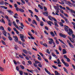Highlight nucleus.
I'll list each match as a JSON object with an SVG mask.
<instances>
[{
    "mask_svg": "<svg viewBox=\"0 0 75 75\" xmlns=\"http://www.w3.org/2000/svg\"><path fill=\"white\" fill-rule=\"evenodd\" d=\"M48 18L50 19V20H51V21H52V19L51 18H52L53 20L54 21H55V22H57V19H55L54 18V17H52L51 16H48Z\"/></svg>",
    "mask_w": 75,
    "mask_h": 75,
    "instance_id": "obj_1",
    "label": "nucleus"
},
{
    "mask_svg": "<svg viewBox=\"0 0 75 75\" xmlns=\"http://www.w3.org/2000/svg\"><path fill=\"white\" fill-rule=\"evenodd\" d=\"M69 32H67L68 34H69V35H71V34H73V31H72V30L70 28L69 29Z\"/></svg>",
    "mask_w": 75,
    "mask_h": 75,
    "instance_id": "obj_2",
    "label": "nucleus"
},
{
    "mask_svg": "<svg viewBox=\"0 0 75 75\" xmlns=\"http://www.w3.org/2000/svg\"><path fill=\"white\" fill-rule=\"evenodd\" d=\"M13 37L14 38H15L14 39L15 41V42H18V38L17 37V36H13Z\"/></svg>",
    "mask_w": 75,
    "mask_h": 75,
    "instance_id": "obj_3",
    "label": "nucleus"
},
{
    "mask_svg": "<svg viewBox=\"0 0 75 75\" xmlns=\"http://www.w3.org/2000/svg\"><path fill=\"white\" fill-rule=\"evenodd\" d=\"M64 30L66 32H68V28H69V27L68 26L66 25H64Z\"/></svg>",
    "mask_w": 75,
    "mask_h": 75,
    "instance_id": "obj_4",
    "label": "nucleus"
},
{
    "mask_svg": "<svg viewBox=\"0 0 75 75\" xmlns=\"http://www.w3.org/2000/svg\"><path fill=\"white\" fill-rule=\"evenodd\" d=\"M68 38L69 40H70V41L72 42V43H75V41L74 40L73 38H71L69 36H68Z\"/></svg>",
    "mask_w": 75,
    "mask_h": 75,
    "instance_id": "obj_5",
    "label": "nucleus"
},
{
    "mask_svg": "<svg viewBox=\"0 0 75 75\" xmlns=\"http://www.w3.org/2000/svg\"><path fill=\"white\" fill-rule=\"evenodd\" d=\"M43 14L45 16V15L46 16H48V11H46V12H44L43 13Z\"/></svg>",
    "mask_w": 75,
    "mask_h": 75,
    "instance_id": "obj_6",
    "label": "nucleus"
},
{
    "mask_svg": "<svg viewBox=\"0 0 75 75\" xmlns=\"http://www.w3.org/2000/svg\"><path fill=\"white\" fill-rule=\"evenodd\" d=\"M13 62L15 64V65H17V64H20V63L19 62H16V60H13Z\"/></svg>",
    "mask_w": 75,
    "mask_h": 75,
    "instance_id": "obj_7",
    "label": "nucleus"
},
{
    "mask_svg": "<svg viewBox=\"0 0 75 75\" xmlns=\"http://www.w3.org/2000/svg\"><path fill=\"white\" fill-rule=\"evenodd\" d=\"M45 72H46L48 74H50V75L51 74V73H50V71H48V70H47V68H45Z\"/></svg>",
    "mask_w": 75,
    "mask_h": 75,
    "instance_id": "obj_8",
    "label": "nucleus"
},
{
    "mask_svg": "<svg viewBox=\"0 0 75 75\" xmlns=\"http://www.w3.org/2000/svg\"><path fill=\"white\" fill-rule=\"evenodd\" d=\"M7 11L9 13H10L11 14H13V11H11V10H7Z\"/></svg>",
    "mask_w": 75,
    "mask_h": 75,
    "instance_id": "obj_9",
    "label": "nucleus"
},
{
    "mask_svg": "<svg viewBox=\"0 0 75 75\" xmlns=\"http://www.w3.org/2000/svg\"><path fill=\"white\" fill-rule=\"evenodd\" d=\"M35 17H36V20L38 21H40V19L38 18V16H37V15H35Z\"/></svg>",
    "mask_w": 75,
    "mask_h": 75,
    "instance_id": "obj_10",
    "label": "nucleus"
},
{
    "mask_svg": "<svg viewBox=\"0 0 75 75\" xmlns=\"http://www.w3.org/2000/svg\"><path fill=\"white\" fill-rule=\"evenodd\" d=\"M47 23L48 24H49V25H50V26H51L52 25H51V24H53V23H52V22L50 21H47Z\"/></svg>",
    "mask_w": 75,
    "mask_h": 75,
    "instance_id": "obj_11",
    "label": "nucleus"
},
{
    "mask_svg": "<svg viewBox=\"0 0 75 75\" xmlns=\"http://www.w3.org/2000/svg\"><path fill=\"white\" fill-rule=\"evenodd\" d=\"M2 33L5 36H6V34H7V32L6 31V30H4L3 31H2Z\"/></svg>",
    "mask_w": 75,
    "mask_h": 75,
    "instance_id": "obj_12",
    "label": "nucleus"
},
{
    "mask_svg": "<svg viewBox=\"0 0 75 75\" xmlns=\"http://www.w3.org/2000/svg\"><path fill=\"white\" fill-rule=\"evenodd\" d=\"M67 52L66 51V50L65 49H63V54H65L67 53Z\"/></svg>",
    "mask_w": 75,
    "mask_h": 75,
    "instance_id": "obj_13",
    "label": "nucleus"
},
{
    "mask_svg": "<svg viewBox=\"0 0 75 75\" xmlns=\"http://www.w3.org/2000/svg\"><path fill=\"white\" fill-rule=\"evenodd\" d=\"M14 16H13V17L14 18H18V17H17V16H18V14H17V13H16L14 14Z\"/></svg>",
    "mask_w": 75,
    "mask_h": 75,
    "instance_id": "obj_14",
    "label": "nucleus"
},
{
    "mask_svg": "<svg viewBox=\"0 0 75 75\" xmlns=\"http://www.w3.org/2000/svg\"><path fill=\"white\" fill-rule=\"evenodd\" d=\"M0 22H1V23H3L4 24H5V21H4V19L3 18L1 19V20H0Z\"/></svg>",
    "mask_w": 75,
    "mask_h": 75,
    "instance_id": "obj_15",
    "label": "nucleus"
},
{
    "mask_svg": "<svg viewBox=\"0 0 75 75\" xmlns=\"http://www.w3.org/2000/svg\"><path fill=\"white\" fill-rule=\"evenodd\" d=\"M19 35H20V38L21 39H22L23 38H24V35H23V34H20Z\"/></svg>",
    "mask_w": 75,
    "mask_h": 75,
    "instance_id": "obj_16",
    "label": "nucleus"
},
{
    "mask_svg": "<svg viewBox=\"0 0 75 75\" xmlns=\"http://www.w3.org/2000/svg\"><path fill=\"white\" fill-rule=\"evenodd\" d=\"M55 73V75H60V73H59L58 71H54Z\"/></svg>",
    "mask_w": 75,
    "mask_h": 75,
    "instance_id": "obj_17",
    "label": "nucleus"
},
{
    "mask_svg": "<svg viewBox=\"0 0 75 75\" xmlns=\"http://www.w3.org/2000/svg\"><path fill=\"white\" fill-rule=\"evenodd\" d=\"M19 11L22 13H24V10H23V9L19 8Z\"/></svg>",
    "mask_w": 75,
    "mask_h": 75,
    "instance_id": "obj_18",
    "label": "nucleus"
},
{
    "mask_svg": "<svg viewBox=\"0 0 75 75\" xmlns=\"http://www.w3.org/2000/svg\"><path fill=\"white\" fill-rule=\"evenodd\" d=\"M38 7H40V8L41 9V10H43V6H41V5L39 4L38 5Z\"/></svg>",
    "mask_w": 75,
    "mask_h": 75,
    "instance_id": "obj_19",
    "label": "nucleus"
},
{
    "mask_svg": "<svg viewBox=\"0 0 75 75\" xmlns=\"http://www.w3.org/2000/svg\"><path fill=\"white\" fill-rule=\"evenodd\" d=\"M50 34L52 35V37H54V36H55V34L53 32H50Z\"/></svg>",
    "mask_w": 75,
    "mask_h": 75,
    "instance_id": "obj_20",
    "label": "nucleus"
},
{
    "mask_svg": "<svg viewBox=\"0 0 75 75\" xmlns=\"http://www.w3.org/2000/svg\"><path fill=\"white\" fill-rule=\"evenodd\" d=\"M0 71L1 72H3L4 71V69H3V68L1 66H0Z\"/></svg>",
    "mask_w": 75,
    "mask_h": 75,
    "instance_id": "obj_21",
    "label": "nucleus"
},
{
    "mask_svg": "<svg viewBox=\"0 0 75 75\" xmlns=\"http://www.w3.org/2000/svg\"><path fill=\"white\" fill-rule=\"evenodd\" d=\"M64 65H65V66H66V67H69V64L65 62L64 63Z\"/></svg>",
    "mask_w": 75,
    "mask_h": 75,
    "instance_id": "obj_22",
    "label": "nucleus"
},
{
    "mask_svg": "<svg viewBox=\"0 0 75 75\" xmlns=\"http://www.w3.org/2000/svg\"><path fill=\"white\" fill-rule=\"evenodd\" d=\"M23 51L25 54H28L27 51L26 50L24 49L23 50Z\"/></svg>",
    "mask_w": 75,
    "mask_h": 75,
    "instance_id": "obj_23",
    "label": "nucleus"
},
{
    "mask_svg": "<svg viewBox=\"0 0 75 75\" xmlns=\"http://www.w3.org/2000/svg\"><path fill=\"white\" fill-rule=\"evenodd\" d=\"M63 69L64 71L65 72H66L67 73V74H68V70H67V69H66L65 68V67H63Z\"/></svg>",
    "mask_w": 75,
    "mask_h": 75,
    "instance_id": "obj_24",
    "label": "nucleus"
},
{
    "mask_svg": "<svg viewBox=\"0 0 75 75\" xmlns=\"http://www.w3.org/2000/svg\"><path fill=\"white\" fill-rule=\"evenodd\" d=\"M58 40H59V41H60V42H61L63 44H64V45H65V44L64 43V42L62 40H60V39H59Z\"/></svg>",
    "mask_w": 75,
    "mask_h": 75,
    "instance_id": "obj_25",
    "label": "nucleus"
},
{
    "mask_svg": "<svg viewBox=\"0 0 75 75\" xmlns=\"http://www.w3.org/2000/svg\"><path fill=\"white\" fill-rule=\"evenodd\" d=\"M43 25H44V22L42 21L40 22V26H41V27H42V26H43Z\"/></svg>",
    "mask_w": 75,
    "mask_h": 75,
    "instance_id": "obj_26",
    "label": "nucleus"
},
{
    "mask_svg": "<svg viewBox=\"0 0 75 75\" xmlns=\"http://www.w3.org/2000/svg\"><path fill=\"white\" fill-rule=\"evenodd\" d=\"M20 67L22 69H24L25 68L24 66L22 65H20Z\"/></svg>",
    "mask_w": 75,
    "mask_h": 75,
    "instance_id": "obj_27",
    "label": "nucleus"
},
{
    "mask_svg": "<svg viewBox=\"0 0 75 75\" xmlns=\"http://www.w3.org/2000/svg\"><path fill=\"white\" fill-rule=\"evenodd\" d=\"M18 48V47L17 45H15V47L14 48H15V50H17V48Z\"/></svg>",
    "mask_w": 75,
    "mask_h": 75,
    "instance_id": "obj_28",
    "label": "nucleus"
},
{
    "mask_svg": "<svg viewBox=\"0 0 75 75\" xmlns=\"http://www.w3.org/2000/svg\"><path fill=\"white\" fill-rule=\"evenodd\" d=\"M0 28H1V30H3V31H4L5 30H4V27H3L2 26H1L0 27Z\"/></svg>",
    "mask_w": 75,
    "mask_h": 75,
    "instance_id": "obj_29",
    "label": "nucleus"
},
{
    "mask_svg": "<svg viewBox=\"0 0 75 75\" xmlns=\"http://www.w3.org/2000/svg\"><path fill=\"white\" fill-rule=\"evenodd\" d=\"M1 5H4V1H1V2L0 4Z\"/></svg>",
    "mask_w": 75,
    "mask_h": 75,
    "instance_id": "obj_30",
    "label": "nucleus"
},
{
    "mask_svg": "<svg viewBox=\"0 0 75 75\" xmlns=\"http://www.w3.org/2000/svg\"><path fill=\"white\" fill-rule=\"evenodd\" d=\"M69 46H70V47H71V48H74V46H73V45H72L71 43H69Z\"/></svg>",
    "mask_w": 75,
    "mask_h": 75,
    "instance_id": "obj_31",
    "label": "nucleus"
},
{
    "mask_svg": "<svg viewBox=\"0 0 75 75\" xmlns=\"http://www.w3.org/2000/svg\"><path fill=\"white\" fill-rule=\"evenodd\" d=\"M59 24L62 27H64V25H63V23L60 22Z\"/></svg>",
    "mask_w": 75,
    "mask_h": 75,
    "instance_id": "obj_32",
    "label": "nucleus"
},
{
    "mask_svg": "<svg viewBox=\"0 0 75 75\" xmlns=\"http://www.w3.org/2000/svg\"><path fill=\"white\" fill-rule=\"evenodd\" d=\"M19 74L21 75H23V71H19Z\"/></svg>",
    "mask_w": 75,
    "mask_h": 75,
    "instance_id": "obj_33",
    "label": "nucleus"
},
{
    "mask_svg": "<svg viewBox=\"0 0 75 75\" xmlns=\"http://www.w3.org/2000/svg\"><path fill=\"white\" fill-rule=\"evenodd\" d=\"M1 42L4 45H6V43L4 41H3V40H1Z\"/></svg>",
    "mask_w": 75,
    "mask_h": 75,
    "instance_id": "obj_34",
    "label": "nucleus"
},
{
    "mask_svg": "<svg viewBox=\"0 0 75 75\" xmlns=\"http://www.w3.org/2000/svg\"><path fill=\"white\" fill-rule=\"evenodd\" d=\"M59 50L60 51H62V49L61 48V46H59Z\"/></svg>",
    "mask_w": 75,
    "mask_h": 75,
    "instance_id": "obj_35",
    "label": "nucleus"
},
{
    "mask_svg": "<svg viewBox=\"0 0 75 75\" xmlns=\"http://www.w3.org/2000/svg\"><path fill=\"white\" fill-rule=\"evenodd\" d=\"M72 38H73V40H74V41L75 40V39H74V38H75V35H74V34H72Z\"/></svg>",
    "mask_w": 75,
    "mask_h": 75,
    "instance_id": "obj_36",
    "label": "nucleus"
},
{
    "mask_svg": "<svg viewBox=\"0 0 75 75\" xmlns=\"http://www.w3.org/2000/svg\"><path fill=\"white\" fill-rule=\"evenodd\" d=\"M55 10H59V7L58 6H56L55 7Z\"/></svg>",
    "mask_w": 75,
    "mask_h": 75,
    "instance_id": "obj_37",
    "label": "nucleus"
},
{
    "mask_svg": "<svg viewBox=\"0 0 75 75\" xmlns=\"http://www.w3.org/2000/svg\"><path fill=\"white\" fill-rule=\"evenodd\" d=\"M11 24H12L11 21V22H8V25L9 26H11Z\"/></svg>",
    "mask_w": 75,
    "mask_h": 75,
    "instance_id": "obj_38",
    "label": "nucleus"
},
{
    "mask_svg": "<svg viewBox=\"0 0 75 75\" xmlns=\"http://www.w3.org/2000/svg\"><path fill=\"white\" fill-rule=\"evenodd\" d=\"M8 38L9 39V40H10V41H12V38H11V37L8 36Z\"/></svg>",
    "mask_w": 75,
    "mask_h": 75,
    "instance_id": "obj_39",
    "label": "nucleus"
},
{
    "mask_svg": "<svg viewBox=\"0 0 75 75\" xmlns=\"http://www.w3.org/2000/svg\"><path fill=\"white\" fill-rule=\"evenodd\" d=\"M19 57H20L21 58H23V59L24 58V57H23V56L21 54L19 55Z\"/></svg>",
    "mask_w": 75,
    "mask_h": 75,
    "instance_id": "obj_40",
    "label": "nucleus"
},
{
    "mask_svg": "<svg viewBox=\"0 0 75 75\" xmlns=\"http://www.w3.org/2000/svg\"><path fill=\"white\" fill-rule=\"evenodd\" d=\"M52 67H53V68H54V69H58V68H57V67L55 66L52 65Z\"/></svg>",
    "mask_w": 75,
    "mask_h": 75,
    "instance_id": "obj_41",
    "label": "nucleus"
},
{
    "mask_svg": "<svg viewBox=\"0 0 75 75\" xmlns=\"http://www.w3.org/2000/svg\"><path fill=\"white\" fill-rule=\"evenodd\" d=\"M54 23L55 24V26H56V27H58V24H57V23L56 22H54Z\"/></svg>",
    "mask_w": 75,
    "mask_h": 75,
    "instance_id": "obj_42",
    "label": "nucleus"
},
{
    "mask_svg": "<svg viewBox=\"0 0 75 75\" xmlns=\"http://www.w3.org/2000/svg\"><path fill=\"white\" fill-rule=\"evenodd\" d=\"M55 51H56V52L57 54H59V52H58V50H56Z\"/></svg>",
    "mask_w": 75,
    "mask_h": 75,
    "instance_id": "obj_43",
    "label": "nucleus"
},
{
    "mask_svg": "<svg viewBox=\"0 0 75 75\" xmlns=\"http://www.w3.org/2000/svg\"><path fill=\"white\" fill-rule=\"evenodd\" d=\"M8 31H11V28L10 27H8Z\"/></svg>",
    "mask_w": 75,
    "mask_h": 75,
    "instance_id": "obj_44",
    "label": "nucleus"
},
{
    "mask_svg": "<svg viewBox=\"0 0 75 75\" xmlns=\"http://www.w3.org/2000/svg\"><path fill=\"white\" fill-rule=\"evenodd\" d=\"M65 21H66V23H69V21H68V20L67 19H65Z\"/></svg>",
    "mask_w": 75,
    "mask_h": 75,
    "instance_id": "obj_45",
    "label": "nucleus"
},
{
    "mask_svg": "<svg viewBox=\"0 0 75 75\" xmlns=\"http://www.w3.org/2000/svg\"><path fill=\"white\" fill-rule=\"evenodd\" d=\"M28 10L29 11L30 13H31V14H33V11H31V10L28 9Z\"/></svg>",
    "mask_w": 75,
    "mask_h": 75,
    "instance_id": "obj_46",
    "label": "nucleus"
},
{
    "mask_svg": "<svg viewBox=\"0 0 75 75\" xmlns=\"http://www.w3.org/2000/svg\"><path fill=\"white\" fill-rule=\"evenodd\" d=\"M33 65H34V67H38V66L37 65V64H36L35 63H33Z\"/></svg>",
    "mask_w": 75,
    "mask_h": 75,
    "instance_id": "obj_47",
    "label": "nucleus"
},
{
    "mask_svg": "<svg viewBox=\"0 0 75 75\" xmlns=\"http://www.w3.org/2000/svg\"><path fill=\"white\" fill-rule=\"evenodd\" d=\"M46 51H47V53H48V54H50V52L49 51V50H48V49H47L46 50Z\"/></svg>",
    "mask_w": 75,
    "mask_h": 75,
    "instance_id": "obj_48",
    "label": "nucleus"
},
{
    "mask_svg": "<svg viewBox=\"0 0 75 75\" xmlns=\"http://www.w3.org/2000/svg\"><path fill=\"white\" fill-rule=\"evenodd\" d=\"M33 22L36 25H37V22H36V21H35V20H33Z\"/></svg>",
    "mask_w": 75,
    "mask_h": 75,
    "instance_id": "obj_49",
    "label": "nucleus"
},
{
    "mask_svg": "<svg viewBox=\"0 0 75 75\" xmlns=\"http://www.w3.org/2000/svg\"><path fill=\"white\" fill-rule=\"evenodd\" d=\"M28 34L29 35H30V36H32V34L30 33V32L29 31L28 32Z\"/></svg>",
    "mask_w": 75,
    "mask_h": 75,
    "instance_id": "obj_50",
    "label": "nucleus"
},
{
    "mask_svg": "<svg viewBox=\"0 0 75 75\" xmlns=\"http://www.w3.org/2000/svg\"><path fill=\"white\" fill-rule=\"evenodd\" d=\"M38 63H41L40 62L38 61H35V63L37 64H38Z\"/></svg>",
    "mask_w": 75,
    "mask_h": 75,
    "instance_id": "obj_51",
    "label": "nucleus"
},
{
    "mask_svg": "<svg viewBox=\"0 0 75 75\" xmlns=\"http://www.w3.org/2000/svg\"><path fill=\"white\" fill-rule=\"evenodd\" d=\"M21 25L23 27H24V24L22 23H21Z\"/></svg>",
    "mask_w": 75,
    "mask_h": 75,
    "instance_id": "obj_52",
    "label": "nucleus"
},
{
    "mask_svg": "<svg viewBox=\"0 0 75 75\" xmlns=\"http://www.w3.org/2000/svg\"><path fill=\"white\" fill-rule=\"evenodd\" d=\"M67 59V62H70V59L69 58H67V59Z\"/></svg>",
    "mask_w": 75,
    "mask_h": 75,
    "instance_id": "obj_53",
    "label": "nucleus"
},
{
    "mask_svg": "<svg viewBox=\"0 0 75 75\" xmlns=\"http://www.w3.org/2000/svg\"><path fill=\"white\" fill-rule=\"evenodd\" d=\"M43 45L44 46H45V47H48V46L45 43H44L43 44Z\"/></svg>",
    "mask_w": 75,
    "mask_h": 75,
    "instance_id": "obj_54",
    "label": "nucleus"
},
{
    "mask_svg": "<svg viewBox=\"0 0 75 75\" xmlns=\"http://www.w3.org/2000/svg\"><path fill=\"white\" fill-rule=\"evenodd\" d=\"M71 23L73 25V28L74 27H75V23H74V22H71Z\"/></svg>",
    "mask_w": 75,
    "mask_h": 75,
    "instance_id": "obj_55",
    "label": "nucleus"
},
{
    "mask_svg": "<svg viewBox=\"0 0 75 75\" xmlns=\"http://www.w3.org/2000/svg\"><path fill=\"white\" fill-rule=\"evenodd\" d=\"M16 69L17 71H19V68L18 67V66H16Z\"/></svg>",
    "mask_w": 75,
    "mask_h": 75,
    "instance_id": "obj_56",
    "label": "nucleus"
},
{
    "mask_svg": "<svg viewBox=\"0 0 75 75\" xmlns=\"http://www.w3.org/2000/svg\"><path fill=\"white\" fill-rule=\"evenodd\" d=\"M16 10L17 11H20L19 10V8H18L17 7L16 8Z\"/></svg>",
    "mask_w": 75,
    "mask_h": 75,
    "instance_id": "obj_57",
    "label": "nucleus"
},
{
    "mask_svg": "<svg viewBox=\"0 0 75 75\" xmlns=\"http://www.w3.org/2000/svg\"><path fill=\"white\" fill-rule=\"evenodd\" d=\"M43 8L45 11H47V8H46V7L44 6Z\"/></svg>",
    "mask_w": 75,
    "mask_h": 75,
    "instance_id": "obj_58",
    "label": "nucleus"
},
{
    "mask_svg": "<svg viewBox=\"0 0 75 75\" xmlns=\"http://www.w3.org/2000/svg\"><path fill=\"white\" fill-rule=\"evenodd\" d=\"M59 36H61V37H62V36L63 35V34L61 33H59Z\"/></svg>",
    "mask_w": 75,
    "mask_h": 75,
    "instance_id": "obj_59",
    "label": "nucleus"
},
{
    "mask_svg": "<svg viewBox=\"0 0 75 75\" xmlns=\"http://www.w3.org/2000/svg\"><path fill=\"white\" fill-rule=\"evenodd\" d=\"M45 29L46 30H48V27H47V26H45Z\"/></svg>",
    "mask_w": 75,
    "mask_h": 75,
    "instance_id": "obj_60",
    "label": "nucleus"
},
{
    "mask_svg": "<svg viewBox=\"0 0 75 75\" xmlns=\"http://www.w3.org/2000/svg\"><path fill=\"white\" fill-rule=\"evenodd\" d=\"M28 63L30 65H31V64H32L31 62V61H28Z\"/></svg>",
    "mask_w": 75,
    "mask_h": 75,
    "instance_id": "obj_61",
    "label": "nucleus"
},
{
    "mask_svg": "<svg viewBox=\"0 0 75 75\" xmlns=\"http://www.w3.org/2000/svg\"><path fill=\"white\" fill-rule=\"evenodd\" d=\"M64 58H65V59H67L68 58V57H67V55H64Z\"/></svg>",
    "mask_w": 75,
    "mask_h": 75,
    "instance_id": "obj_62",
    "label": "nucleus"
},
{
    "mask_svg": "<svg viewBox=\"0 0 75 75\" xmlns=\"http://www.w3.org/2000/svg\"><path fill=\"white\" fill-rule=\"evenodd\" d=\"M38 66L39 67H42V65H41V64H38Z\"/></svg>",
    "mask_w": 75,
    "mask_h": 75,
    "instance_id": "obj_63",
    "label": "nucleus"
},
{
    "mask_svg": "<svg viewBox=\"0 0 75 75\" xmlns=\"http://www.w3.org/2000/svg\"><path fill=\"white\" fill-rule=\"evenodd\" d=\"M0 14H4V13L3 11H0Z\"/></svg>",
    "mask_w": 75,
    "mask_h": 75,
    "instance_id": "obj_64",
    "label": "nucleus"
}]
</instances>
